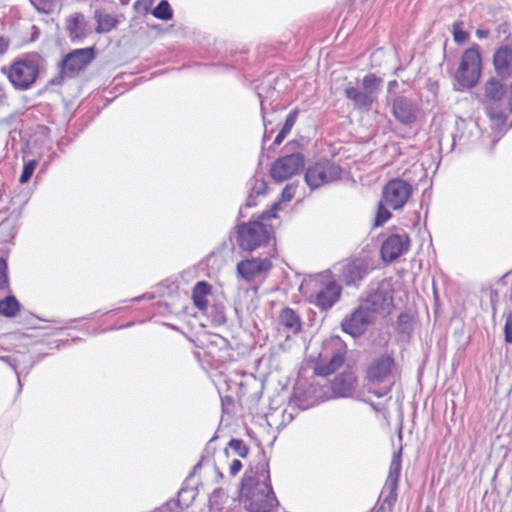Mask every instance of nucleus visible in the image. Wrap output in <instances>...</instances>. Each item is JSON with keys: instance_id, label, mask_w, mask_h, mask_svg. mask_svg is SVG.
Returning <instances> with one entry per match:
<instances>
[{"instance_id": "1", "label": "nucleus", "mask_w": 512, "mask_h": 512, "mask_svg": "<svg viewBox=\"0 0 512 512\" xmlns=\"http://www.w3.org/2000/svg\"><path fill=\"white\" fill-rule=\"evenodd\" d=\"M241 499L249 512H274L278 500L271 486L267 463L247 470L242 479Z\"/></svg>"}, {"instance_id": "2", "label": "nucleus", "mask_w": 512, "mask_h": 512, "mask_svg": "<svg viewBox=\"0 0 512 512\" xmlns=\"http://www.w3.org/2000/svg\"><path fill=\"white\" fill-rule=\"evenodd\" d=\"M504 94V85L495 77H491L485 83L486 113L490 119L492 130L498 134H503L512 127V123L509 126L506 125L507 111L512 112V102L504 104L502 101Z\"/></svg>"}, {"instance_id": "3", "label": "nucleus", "mask_w": 512, "mask_h": 512, "mask_svg": "<svg viewBox=\"0 0 512 512\" xmlns=\"http://www.w3.org/2000/svg\"><path fill=\"white\" fill-rule=\"evenodd\" d=\"M394 289L392 280L383 278L371 281L361 298V304L375 318L391 313L394 304Z\"/></svg>"}, {"instance_id": "4", "label": "nucleus", "mask_w": 512, "mask_h": 512, "mask_svg": "<svg viewBox=\"0 0 512 512\" xmlns=\"http://www.w3.org/2000/svg\"><path fill=\"white\" fill-rule=\"evenodd\" d=\"M383 86V79L374 73L366 74L360 86L349 81L344 88L345 97L350 100L357 110L368 112L378 99Z\"/></svg>"}, {"instance_id": "5", "label": "nucleus", "mask_w": 512, "mask_h": 512, "mask_svg": "<svg viewBox=\"0 0 512 512\" xmlns=\"http://www.w3.org/2000/svg\"><path fill=\"white\" fill-rule=\"evenodd\" d=\"M412 194V186L402 179L389 181L383 189L382 199L378 203L374 224H384L391 218L389 208L401 209Z\"/></svg>"}, {"instance_id": "6", "label": "nucleus", "mask_w": 512, "mask_h": 512, "mask_svg": "<svg viewBox=\"0 0 512 512\" xmlns=\"http://www.w3.org/2000/svg\"><path fill=\"white\" fill-rule=\"evenodd\" d=\"M1 72L7 76L16 90H29L39 76L40 58L37 55H26L18 58L9 66H3Z\"/></svg>"}, {"instance_id": "7", "label": "nucleus", "mask_w": 512, "mask_h": 512, "mask_svg": "<svg viewBox=\"0 0 512 512\" xmlns=\"http://www.w3.org/2000/svg\"><path fill=\"white\" fill-rule=\"evenodd\" d=\"M480 74L481 55L479 46L475 44L464 51L455 79L460 87L473 88L478 83Z\"/></svg>"}, {"instance_id": "8", "label": "nucleus", "mask_w": 512, "mask_h": 512, "mask_svg": "<svg viewBox=\"0 0 512 512\" xmlns=\"http://www.w3.org/2000/svg\"><path fill=\"white\" fill-rule=\"evenodd\" d=\"M94 59L93 48L75 49L68 53L59 64L58 76L52 78L49 83L59 85L65 78L75 77Z\"/></svg>"}, {"instance_id": "9", "label": "nucleus", "mask_w": 512, "mask_h": 512, "mask_svg": "<svg viewBox=\"0 0 512 512\" xmlns=\"http://www.w3.org/2000/svg\"><path fill=\"white\" fill-rule=\"evenodd\" d=\"M341 177V168L329 160H320L310 165L305 173V181L311 189H317Z\"/></svg>"}, {"instance_id": "10", "label": "nucleus", "mask_w": 512, "mask_h": 512, "mask_svg": "<svg viewBox=\"0 0 512 512\" xmlns=\"http://www.w3.org/2000/svg\"><path fill=\"white\" fill-rule=\"evenodd\" d=\"M272 239V232L267 226H237L236 242L238 246L252 252L268 244Z\"/></svg>"}, {"instance_id": "11", "label": "nucleus", "mask_w": 512, "mask_h": 512, "mask_svg": "<svg viewBox=\"0 0 512 512\" xmlns=\"http://www.w3.org/2000/svg\"><path fill=\"white\" fill-rule=\"evenodd\" d=\"M339 279L347 286L359 283L373 267L366 258L346 260L335 266Z\"/></svg>"}, {"instance_id": "12", "label": "nucleus", "mask_w": 512, "mask_h": 512, "mask_svg": "<svg viewBox=\"0 0 512 512\" xmlns=\"http://www.w3.org/2000/svg\"><path fill=\"white\" fill-rule=\"evenodd\" d=\"M304 164V156L301 153H293L278 158L273 163L270 173L274 180L281 182L298 174L304 168Z\"/></svg>"}, {"instance_id": "13", "label": "nucleus", "mask_w": 512, "mask_h": 512, "mask_svg": "<svg viewBox=\"0 0 512 512\" xmlns=\"http://www.w3.org/2000/svg\"><path fill=\"white\" fill-rule=\"evenodd\" d=\"M376 318L360 303V305L345 318L342 323L344 332L353 337L362 335Z\"/></svg>"}, {"instance_id": "14", "label": "nucleus", "mask_w": 512, "mask_h": 512, "mask_svg": "<svg viewBox=\"0 0 512 512\" xmlns=\"http://www.w3.org/2000/svg\"><path fill=\"white\" fill-rule=\"evenodd\" d=\"M395 359L392 354L384 353L375 357L367 366L366 378L372 383H382L392 373Z\"/></svg>"}, {"instance_id": "15", "label": "nucleus", "mask_w": 512, "mask_h": 512, "mask_svg": "<svg viewBox=\"0 0 512 512\" xmlns=\"http://www.w3.org/2000/svg\"><path fill=\"white\" fill-rule=\"evenodd\" d=\"M481 136V129L478 122L473 118L457 117L455 122V133L453 134L454 144L466 146L476 142Z\"/></svg>"}, {"instance_id": "16", "label": "nucleus", "mask_w": 512, "mask_h": 512, "mask_svg": "<svg viewBox=\"0 0 512 512\" xmlns=\"http://www.w3.org/2000/svg\"><path fill=\"white\" fill-rule=\"evenodd\" d=\"M271 268L272 262L267 257L244 259L236 266L237 273L247 282L267 274Z\"/></svg>"}, {"instance_id": "17", "label": "nucleus", "mask_w": 512, "mask_h": 512, "mask_svg": "<svg viewBox=\"0 0 512 512\" xmlns=\"http://www.w3.org/2000/svg\"><path fill=\"white\" fill-rule=\"evenodd\" d=\"M409 238L404 235H391L381 246V256L384 262L391 263L409 250Z\"/></svg>"}, {"instance_id": "18", "label": "nucleus", "mask_w": 512, "mask_h": 512, "mask_svg": "<svg viewBox=\"0 0 512 512\" xmlns=\"http://www.w3.org/2000/svg\"><path fill=\"white\" fill-rule=\"evenodd\" d=\"M342 288L335 279L322 282V286L315 296V305L321 310L330 309L340 298Z\"/></svg>"}, {"instance_id": "19", "label": "nucleus", "mask_w": 512, "mask_h": 512, "mask_svg": "<svg viewBox=\"0 0 512 512\" xmlns=\"http://www.w3.org/2000/svg\"><path fill=\"white\" fill-rule=\"evenodd\" d=\"M393 116L402 124H411L417 118L416 103L404 96H397L392 103Z\"/></svg>"}, {"instance_id": "20", "label": "nucleus", "mask_w": 512, "mask_h": 512, "mask_svg": "<svg viewBox=\"0 0 512 512\" xmlns=\"http://www.w3.org/2000/svg\"><path fill=\"white\" fill-rule=\"evenodd\" d=\"M344 363V353L340 350H332L330 354H320L314 371L316 375L328 376L338 370Z\"/></svg>"}, {"instance_id": "21", "label": "nucleus", "mask_w": 512, "mask_h": 512, "mask_svg": "<svg viewBox=\"0 0 512 512\" xmlns=\"http://www.w3.org/2000/svg\"><path fill=\"white\" fill-rule=\"evenodd\" d=\"M493 65L497 75L502 79L512 75V44L502 45L496 50Z\"/></svg>"}, {"instance_id": "22", "label": "nucleus", "mask_w": 512, "mask_h": 512, "mask_svg": "<svg viewBox=\"0 0 512 512\" xmlns=\"http://www.w3.org/2000/svg\"><path fill=\"white\" fill-rule=\"evenodd\" d=\"M355 382V375L350 371H345L333 379L331 388L336 396L346 397L353 390Z\"/></svg>"}, {"instance_id": "23", "label": "nucleus", "mask_w": 512, "mask_h": 512, "mask_svg": "<svg viewBox=\"0 0 512 512\" xmlns=\"http://www.w3.org/2000/svg\"><path fill=\"white\" fill-rule=\"evenodd\" d=\"M279 323L287 332L297 334L301 330V320L291 308H284L279 315Z\"/></svg>"}, {"instance_id": "24", "label": "nucleus", "mask_w": 512, "mask_h": 512, "mask_svg": "<svg viewBox=\"0 0 512 512\" xmlns=\"http://www.w3.org/2000/svg\"><path fill=\"white\" fill-rule=\"evenodd\" d=\"M211 294V285L205 281H199L192 290V299L194 305L201 311L208 307L207 296Z\"/></svg>"}, {"instance_id": "25", "label": "nucleus", "mask_w": 512, "mask_h": 512, "mask_svg": "<svg viewBox=\"0 0 512 512\" xmlns=\"http://www.w3.org/2000/svg\"><path fill=\"white\" fill-rule=\"evenodd\" d=\"M296 186L292 184H288L285 186L281 193V200L275 202L269 210L263 211L260 219L261 220H270L276 218L277 211L281 208L283 202H289L295 195Z\"/></svg>"}, {"instance_id": "26", "label": "nucleus", "mask_w": 512, "mask_h": 512, "mask_svg": "<svg viewBox=\"0 0 512 512\" xmlns=\"http://www.w3.org/2000/svg\"><path fill=\"white\" fill-rule=\"evenodd\" d=\"M85 20L82 14L75 13L67 19V30L72 39L81 38L85 35Z\"/></svg>"}, {"instance_id": "27", "label": "nucleus", "mask_w": 512, "mask_h": 512, "mask_svg": "<svg viewBox=\"0 0 512 512\" xmlns=\"http://www.w3.org/2000/svg\"><path fill=\"white\" fill-rule=\"evenodd\" d=\"M401 449L398 452H395L392 456V460L389 467L388 476L385 483L398 484L401 468H402V460H401Z\"/></svg>"}, {"instance_id": "28", "label": "nucleus", "mask_w": 512, "mask_h": 512, "mask_svg": "<svg viewBox=\"0 0 512 512\" xmlns=\"http://www.w3.org/2000/svg\"><path fill=\"white\" fill-rule=\"evenodd\" d=\"M266 189H267V183L265 182L263 177H261V178L254 177L253 179H251V181H250L251 192L247 198L246 206L251 207V206L256 205V203L254 201V195H256V196L263 195L266 192Z\"/></svg>"}, {"instance_id": "29", "label": "nucleus", "mask_w": 512, "mask_h": 512, "mask_svg": "<svg viewBox=\"0 0 512 512\" xmlns=\"http://www.w3.org/2000/svg\"><path fill=\"white\" fill-rule=\"evenodd\" d=\"M95 17L98 23L96 28V32L98 33H107L111 31L117 23L116 19L110 14L96 11Z\"/></svg>"}, {"instance_id": "30", "label": "nucleus", "mask_w": 512, "mask_h": 512, "mask_svg": "<svg viewBox=\"0 0 512 512\" xmlns=\"http://www.w3.org/2000/svg\"><path fill=\"white\" fill-rule=\"evenodd\" d=\"M19 310V302L14 296H8L0 301V314L14 317Z\"/></svg>"}, {"instance_id": "31", "label": "nucleus", "mask_w": 512, "mask_h": 512, "mask_svg": "<svg viewBox=\"0 0 512 512\" xmlns=\"http://www.w3.org/2000/svg\"><path fill=\"white\" fill-rule=\"evenodd\" d=\"M397 488L398 484L391 485V483H385L381 492L383 506L387 505L389 509L393 507L397 500Z\"/></svg>"}, {"instance_id": "32", "label": "nucleus", "mask_w": 512, "mask_h": 512, "mask_svg": "<svg viewBox=\"0 0 512 512\" xmlns=\"http://www.w3.org/2000/svg\"><path fill=\"white\" fill-rule=\"evenodd\" d=\"M197 492L194 488H182L178 492L177 495V501L181 505V507L184 509H187L192 505L196 498Z\"/></svg>"}, {"instance_id": "33", "label": "nucleus", "mask_w": 512, "mask_h": 512, "mask_svg": "<svg viewBox=\"0 0 512 512\" xmlns=\"http://www.w3.org/2000/svg\"><path fill=\"white\" fill-rule=\"evenodd\" d=\"M152 13L158 19L169 20L172 18V9L166 0L160 1Z\"/></svg>"}, {"instance_id": "34", "label": "nucleus", "mask_w": 512, "mask_h": 512, "mask_svg": "<svg viewBox=\"0 0 512 512\" xmlns=\"http://www.w3.org/2000/svg\"><path fill=\"white\" fill-rule=\"evenodd\" d=\"M31 4L40 13L50 14L54 10L56 0H30Z\"/></svg>"}, {"instance_id": "35", "label": "nucleus", "mask_w": 512, "mask_h": 512, "mask_svg": "<svg viewBox=\"0 0 512 512\" xmlns=\"http://www.w3.org/2000/svg\"><path fill=\"white\" fill-rule=\"evenodd\" d=\"M36 166H37L36 160H29L24 163V166H23L20 178H19V182L21 184H25L30 180V178L32 177V175L34 173Z\"/></svg>"}, {"instance_id": "36", "label": "nucleus", "mask_w": 512, "mask_h": 512, "mask_svg": "<svg viewBox=\"0 0 512 512\" xmlns=\"http://www.w3.org/2000/svg\"><path fill=\"white\" fill-rule=\"evenodd\" d=\"M461 26H462V22H455L452 25L453 38H454V41L458 44L465 43L469 38V34L467 32H465L464 30H462Z\"/></svg>"}, {"instance_id": "37", "label": "nucleus", "mask_w": 512, "mask_h": 512, "mask_svg": "<svg viewBox=\"0 0 512 512\" xmlns=\"http://www.w3.org/2000/svg\"><path fill=\"white\" fill-rule=\"evenodd\" d=\"M228 445L239 457L245 458L247 456L249 449L242 440L232 439Z\"/></svg>"}, {"instance_id": "38", "label": "nucleus", "mask_w": 512, "mask_h": 512, "mask_svg": "<svg viewBox=\"0 0 512 512\" xmlns=\"http://www.w3.org/2000/svg\"><path fill=\"white\" fill-rule=\"evenodd\" d=\"M505 325H504V337L505 342L512 344V311L504 312Z\"/></svg>"}, {"instance_id": "39", "label": "nucleus", "mask_w": 512, "mask_h": 512, "mask_svg": "<svg viewBox=\"0 0 512 512\" xmlns=\"http://www.w3.org/2000/svg\"><path fill=\"white\" fill-rule=\"evenodd\" d=\"M225 498V493L221 488L215 489L209 498V503L212 508H219L220 505L223 503V500Z\"/></svg>"}, {"instance_id": "40", "label": "nucleus", "mask_w": 512, "mask_h": 512, "mask_svg": "<svg viewBox=\"0 0 512 512\" xmlns=\"http://www.w3.org/2000/svg\"><path fill=\"white\" fill-rule=\"evenodd\" d=\"M275 94H276V91L274 88L269 90L265 96L261 92H258V97L260 98V105H261V115H262L263 122H264L265 126H266V120H265L264 114L267 109V103H268V100H271Z\"/></svg>"}, {"instance_id": "41", "label": "nucleus", "mask_w": 512, "mask_h": 512, "mask_svg": "<svg viewBox=\"0 0 512 512\" xmlns=\"http://www.w3.org/2000/svg\"><path fill=\"white\" fill-rule=\"evenodd\" d=\"M160 512H182L183 508L177 501V499H171L167 501L165 504L161 505L160 507H157Z\"/></svg>"}, {"instance_id": "42", "label": "nucleus", "mask_w": 512, "mask_h": 512, "mask_svg": "<svg viewBox=\"0 0 512 512\" xmlns=\"http://www.w3.org/2000/svg\"><path fill=\"white\" fill-rule=\"evenodd\" d=\"M298 115H299V110L298 109H294L292 110L286 117V120H285V123L282 127V130L286 133H290L291 129L293 128L297 118H298Z\"/></svg>"}, {"instance_id": "43", "label": "nucleus", "mask_w": 512, "mask_h": 512, "mask_svg": "<svg viewBox=\"0 0 512 512\" xmlns=\"http://www.w3.org/2000/svg\"><path fill=\"white\" fill-rule=\"evenodd\" d=\"M6 271H7V264H6L5 260L0 259V289L4 288L8 283Z\"/></svg>"}, {"instance_id": "44", "label": "nucleus", "mask_w": 512, "mask_h": 512, "mask_svg": "<svg viewBox=\"0 0 512 512\" xmlns=\"http://www.w3.org/2000/svg\"><path fill=\"white\" fill-rule=\"evenodd\" d=\"M242 468V463L240 460H233L231 466H230V474L236 475Z\"/></svg>"}, {"instance_id": "45", "label": "nucleus", "mask_w": 512, "mask_h": 512, "mask_svg": "<svg viewBox=\"0 0 512 512\" xmlns=\"http://www.w3.org/2000/svg\"><path fill=\"white\" fill-rule=\"evenodd\" d=\"M18 356H20V354H16L14 357H5L2 359L14 370H16V362L18 361Z\"/></svg>"}, {"instance_id": "46", "label": "nucleus", "mask_w": 512, "mask_h": 512, "mask_svg": "<svg viewBox=\"0 0 512 512\" xmlns=\"http://www.w3.org/2000/svg\"><path fill=\"white\" fill-rule=\"evenodd\" d=\"M287 135H288V133L284 132L281 129L280 132L278 133V135L276 136L275 140H274V144L275 145H280L282 143V141L286 138Z\"/></svg>"}, {"instance_id": "47", "label": "nucleus", "mask_w": 512, "mask_h": 512, "mask_svg": "<svg viewBox=\"0 0 512 512\" xmlns=\"http://www.w3.org/2000/svg\"><path fill=\"white\" fill-rule=\"evenodd\" d=\"M8 49V41L0 35V55L4 54Z\"/></svg>"}, {"instance_id": "48", "label": "nucleus", "mask_w": 512, "mask_h": 512, "mask_svg": "<svg viewBox=\"0 0 512 512\" xmlns=\"http://www.w3.org/2000/svg\"><path fill=\"white\" fill-rule=\"evenodd\" d=\"M397 87H398V82L396 80H391L387 84V92L390 94L395 93Z\"/></svg>"}, {"instance_id": "49", "label": "nucleus", "mask_w": 512, "mask_h": 512, "mask_svg": "<svg viewBox=\"0 0 512 512\" xmlns=\"http://www.w3.org/2000/svg\"><path fill=\"white\" fill-rule=\"evenodd\" d=\"M489 35V30L487 29H482V28H478L476 30V36L479 38V39H484V38H487Z\"/></svg>"}, {"instance_id": "50", "label": "nucleus", "mask_w": 512, "mask_h": 512, "mask_svg": "<svg viewBox=\"0 0 512 512\" xmlns=\"http://www.w3.org/2000/svg\"><path fill=\"white\" fill-rule=\"evenodd\" d=\"M370 405L377 412H381V411L385 410V407L383 405L375 404V403H370Z\"/></svg>"}, {"instance_id": "51", "label": "nucleus", "mask_w": 512, "mask_h": 512, "mask_svg": "<svg viewBox=\"0 0 512 512\" xmlns=\"http://www.w3.org/2000/svg\"><path fill=\"white\" fill-rule=\"evenodd\" d=\"M6 99V91L5 88L0 84V102Z\"/></svg>"}, {"instance_id": "52", "label": "nucleus", "mask_w": 512, "mask_h": 512, "mask_svg": "<svg viewBox=\"0 0 512 512\" xmlns=\"http://www.w3.org/2000/svg\"><path fill=\"white\" fill-rule=\"evenodd\" d=\"M389 390H385L383 392H374L377 397H382L388 393Z\"/></svg>"}, {"instance_id": "53", "label": "nucleus", "mask_w": 512, "mask_h": 512, "mask_svg": "<svg viewBox=\"0 0 512 512\" xmlns=\"http://www.w3.org/2000/svg\"><path fill=\"white\" fill-rule=\"evenodd\" d=\"M242 224H254V225H257V224H261L258 220H250L248 221L247 223L243 222Z\"/></svg>"}, {"instance_id": "54", "label": "nucleus", "mask_w": 512, "mask_h": 512, "mask_svg": "<svg viewBox=\"0 0 512 512\" xmlns=\"http://www.w3.org/2000/svg\"><path fill=\"white\" fill-rule=\"evenodd\" d=\"M425 512H433L430 508H427Z\"/></svg>"}]
</instances>
